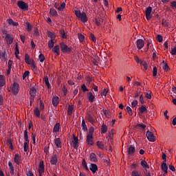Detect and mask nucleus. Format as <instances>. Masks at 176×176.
I'll list each match as a JSON object with an SVG mask.
<instances>
[{"label": "nucleus", "mask_w": 176, "mask_h": 176, "mask_svg": "<svg viewBox=\"0 0 176 176\" xmlns=\"http://www.w3.org/2000/svg\"><path fill=\"white\" fill-rule=\"evenodd\" d=\"M157 68L155 66L153 69V76L154 77L157 76Z\"/></svg>", "instance_id": "57"}, {"label": "nucleus", "mask_w": 176, "mask_h": 176, "mask_svg": "<svg viewBox=\"0 0 176 176\" xmlns=\"http://www.w3.org/2000/svg\"><path fill=\"white\" fill-rule=\"evenodd\" d=\"M102 111L107 118H109L111 117V112L109 111L102 110Z\"/></svg>", "instance_id": "41"}, {"label": "nucleus", "mask_w": 176, "mask_h": 176, "mask_svg": "<svg viewBox=\"0 0 176 176\" xmlns=\"http://www.w3.org/2000/svg\"><path fill=\"white\" fill-rule=\"evenodd\" d=\"M17 6L24 11L28 10L29 6L28 4L24 2L23 1H19L17 2Z\"/></svg>", "instance_id": "3"}, {"label": "nucleus", "mask_w": 176, "mask_h": 176, "mask_svg": "<svg viewBox=\"0 0 176 176\" xmlns=\"http://www.w3.org/2000/svg\"><path fill=\"white\" fill-rule=\"evenodd\" d=\"M21 160V155H19L18 153H16L14 157V162L17 165H19Z\"/></svg>", "instance_id": "20"}, {"label": "nucleus", "mask_w": 176, "mask_h": 176, "mask_svg": "<svg viewBox=\"0 0 176 176\" xmlns=\"http://www.w3.org/2000/svg\"><path fill=\"white\" fill-rule=\"evenodd\" d=\"M146 135L149 142H155V141L156 140V138L155 137L154 134L150 131H146Z\"/></svg>", "instance_id": "6"}, {"label": "nucleus", "mask_w": 176, "mask_h": 176, "mask_svg": "<svg viewBox=\"0 0 176 176\" xmlns=\"http://www.w3.org/2000/svg\"><path fill=\"white\" fill-rule=\"evenodd\" d=\"M54 143L57 148H61V139L58 138L54 140Z\"/></svg>", "instance_id": "26"}, {"label": "nucleus", "mask_w": 176, "mask_h": 176, "mask_svg": "<svg viewBox=\"0 0 176 176\" xmlns=\"http://www.w3.org/2000/svg\"><path fill=\"white\" fill-rule=\"evenodd\" d=\"M163 69L166 72H168L170 70V67H168V63H166L164 66H163Z\"/></svg>", "instance_id": "60"}, {"label": "nucleus", "mask_w": 176, "mask_h": 176, "mask_svg": "<svg viewBox=\"0 0 176 176\" xmlns=\"http://www.w3.org/2000/svg\"><path fill=\"white\" fill-rule=\"evenodd\" d=\"M141 65H143L144 69L146 71L148 69V64L146 63V61L145 60L142 61Z\"/></svg>", "instance_id": "47"}, {"label": "nucleus", "mask_w": 176, "mask_h": 176, "mask_svg": "<svg viewBox=\"0 0 176 176\" xmlns=\"http://www.w3.org/2000/svg\"><path fill=\"white\" fill-rule=\"evenodd\" d=\"M54 45V42L53 41V40H50L49 42H48V47L50 49H52L53 48Z\"/></svg>", "instance_id": "54"}, {"label": "nucleus", "mask_w": 176, "mask_h": 176, "mask_svg": "<svg viewBox=\"0 0 176 176\" xmlns=\"http://www.w3.org/2000/svg\"><path fill=\"white\" fill-rule=\"evenodd\" d=\"M138 109L141 113L148 112L146 107L144 105L141 106L140 107L138 108Z\"/></svg>", "instance_id": "36"}, {"label": "nucleus", "mask_w": 176, "mask_h": 176, "mask_svg": "<svg viewBox=\"0 0 176 176\" xmlns=\"http://www.w3.org/2000/svg\"><path fill=\"white\" fill-rule=\"evenodd\" d=\"M60 47L62 51V52L64 54H70L72 51V49L71 47H69L67 45H66L65 43L61 42L60 43Z\"/></svg>", "instance_id": "2"}, {"label": "nucleus", "mask_w": 176, "mask_h": 176, "mask_svg": "<svg viewBox=\"0 0 176 176\" xmlns=\"http://www.w3.org/2000/svg\"><path fill=\"white\" fill-rule=\"evenodd\" d=\"M75 14L78 17V20L82 23H86L88 21V17L85 12H81L80 11L76 10Z\"/></svg>", "instance_id": "1"}, {"label": "nucleus", "mask_w": 176, "mask_h": 176, "mask_svg": "<svg viewBox=\"0 0 176 176\" xmlns=\"http://www.w3.org/2000/svg\"><path fill=\"white\" fill-rule=\"evenodd\" d=\"M81 89H82V90L83 92L89 91V89H88L87 87H86L85 84L82 85Z\"/></svg>", "instance_id": "59"}, {"label": "nucleus", "mask_w": 176, "mask_h": 176, "mask_svg": "<svg viewBox=\"0 0 176 176\" xmlns=\"http://www.w3.org/2000/svg\"><path fill=\"white\" fill-rule=\"evenodd\" d=\"M25 61L28 65L32 64V60L30 58V56L27 53L25 55Z\"/></svg>", "instance_id": "25"}, {"label": "nucleus", "mask_w": 176, "mask_h": 176, "mask_svg": "<svg viewBox=\"0 0 176 176\" xmlns=\"http://www.w3.org/2000/svg\"><path fill=\"white\" fill-rule=\"evenodd\" d=\"M8 165L9 166L10 173L11 174V175H14L15 168L12 165V162H8Z\"/></svg>", "instance_id": "19"}, {"label": "nucleus", "mask_w": 176, "mask_h": 176, "mask_svg": "<svg viewBox=\"0 0 176 176\" xmlns=\"http://www.w3.org/2000/svg\"><path fill=\"white\" fill-rule=\"evenodd\" d=\"M60 123L57 122L53 129L54 133H58L60 131Z\"/></svg>", "instance_id": "24"}, {"label": "nucleus", "mask_w": 176, "mask_h": 176, "mask_svg": "<svg viewBox=\"0 0 176 176\" xmlns=\"http://www.w3.org/2000/svg\"><path fill=\"white\" fill-rule=\"evenodd\" d=\"M58 162L57 155L56 154H53L52 157L50 158V163L52 165H56Z\"/></svg>", "instance_id": "16"}, {"label": "nucleus", "mask_w": 176, "mask_h": 176, "mask_svg": "<svg viewBox=\"0 0 176 176\" xmlns=\"http://www.w3.org/2000/svg\"><path fill=\"white\" fill-rule=\"evenodd\" d=\"M50 14L51 16H54V17H56V16H58V13H57L56 10H54V8H51V9L50 10Z\"/></svg>", "instance_id": "32"}, {"label": "nucleus", "mask_w": 176, "mask_h": 176, "mask_svg": "<svg viewBox=\"0 0 176 176\" xmlns=\"http://www.w3.org/2000/svg\"><path fill=\"white\" fill-rule=\"evenodd\" d=\"M82 166L84 168H85V170L89 171V168L85 159L82 160Z\"/></svg>", "instance_id": "44"}, {"label": "nucleus", "mask_w": 176, "mask_h": 176, "mask_svg": "<svg viewBox=\"0 0 176 176\" xmlns=\"http://www.w3.org/2000/svg\"><path fill=\"white\" fill-rule=\"evenodd\" d=\"M23 139L25 140V142L30 143V140H29V136H28V131L27 130L24 131Z\"/></svg>", "instance_id": "29"}, {"label": "nucleus", "mask_w": 176, "mask_h": 176, "mask_svg": "<svg viewBox=\"0 0 176 176\" xmlns=\"http://www.w3.org/2000/svg\"><path fill=\"white\" fill-rule=\"evenodd\" d=\"M30 72L25 71L23 74V80H25V78L30 76Z\"/></svg>", "instance_id": "56"}, {"label": "nucleus", "mask_w": 176, "mask_h": 176, "mask_svg": "<svg viewBox=\"0 0 176 176\" xmlns=\"http://www.w3.org/2000/svg\"><path fill=\"white\" fill-rule=\"evenodd\" d=\"M60 34H61V37L63 39H67V35L65 30H60Z\"/></svg>", "instance_id": "37"}, {"label": "nucleus", "mask_w": 176, "mask_h": 176, "mask_svg": "<svg viewBox=\"0 0 176 176\" xmlns=\"http://www.w3.org/2000/svg\"><path fill=\"white\" fill-rule=\"evenodd\" d=\"M6 84V80L3 75H0V87H3Z\"/></svg>", "instance_id": "33"}, {"label": "nucleus", "mask_w": 176, "mask_h": 176, "mask_svg": "<svg viewBox=\"0 0 176 176\" xmlns=\"http://www.w3.org/2000/svg\"><path fill=\"white\" fill-rule=\"evenodd\" d=\"M152 13V7L148 6L145 10V15L147 21H150L151 19L153 17V14Z\"/></svg>", "instance_id": "5"}, {"label": "nucleus", "mask_w": 176, "mask_h": 176, "mask_svg": "<svg viewBox=\"0 0 176 176\" xmlns=\"http://www.w3.org/2000/svg\"><path fill=\"white\" fill-rule=\"evenodd\" d=\"M54 7L58 9L60 12H63L64 8L66 7V3L65 2H63L61 5L59 6V5L57 3H55Z\"/></svg>", "instance_id": "14"}, {"label": "nucleus", "mask_w": 176, "mask_h": 176, "mask_svg": "<svg viewBox=\"0 0 176 176\" xmlns=\"http://www.w3.org/2000/svg\"><path fill=\"white\" fill-rule=\"evenodd\" d=\"M108 131V127L107 126L103 123L101 127V133L103 134H105Z\"/></svg>", "instance_id": "28"}, {"label": "nucleus", "mask_w": 176, "mask_h": 176, "mask_svg": "<svg viewBox=\"0 0 176 176\" xmlns=\"http://www.w3.org/2000/svg\"><path fill=\"white\" fill-rule=\"evenodd\" d=\"M96 145H97V146H98L99 148L102 149V150H104V144L102 143V142H100V141L97 142H96Z\"/></svg>", "instance_id": "39"}, {"label": "nucleus", "mask_w": 176, "mask_h": 176, "mask_svg": "<svg viewBox=\"0 0 176 176\" xmlns=\"http://www.w3.org/2000/svg\"><path fill=\"white\" fill-rule=\"evenodd\" d=\"M43 83L47 86V87L49 89H50L52 88V85H50V83L49 82V78L47 76L43 78Z\"/></svg>", "instance_id": "21"}, {"label": "nucleus", "mask_w": 176, "mask_h": 176, "mask_svg": "<svg viewBox=\"0 0 176 176\" xmlns=\"http://www.w3.org/2000/svg\"><path fill=\"white\" fill-rule=\"evenodd\" d=\"M30 95L33 98H35V97L37 96V90L34 87H32L30 89Z\"/></svg>", "instance_id": "17"}, {"label": "nucleus", "mask_w": 176, "mask_h": 176, "mask_svg": "<svg viewBox=\"0 0 176 176\" xmlns=\"http://www.w3.org/2000/svg\"><path fill=\"white\" fill-rule=\"evenodd\" d=\"M161 169L164 173V175L168 174V166L167 165V164L166 162H162Z\"/></svg>", "instance_id": "8"}, {"label": "nucleus", "mask_w": 176, "mask_h": 176, "mask_svg": "<svg viewBox=\"0 0 176 176\" xmlns=\"http://www.w3.org/2000/svg\"><path fill=\"white\" fill-rule=\"evenodd\" d=\"M89 170L92 172V173H96L97 170H98V168L96 165V164L91 163Z\"/></svg>", "instance_id": "18"}, {"label": "nucleus", "mask_w": 176, "mask_h": 176, "mask_svg": "<svg viewBox=\"0 0 176 176\" xmlns=\"http://www.w3.org/2000/svg\"><path fill=\"white\" fill-rule=\"evenodd\" d=\"M90 159H91V161L92 162H94V163H97L98 162V159H97V155H96L95 153H91L90 154Z\"/></svg>", "instance_id": "22"}, {"label": "nucleus", "mask_w": 176, "mask_h": 176, "mask_svg": "<svg viewBox=\"0 0 176 176\" xmlns=\"http://www.w3.org/2000/svg\"><path fill=\"white\" fill-rule=\"evenodd\" d=\"M131 176H143L141 173V172H140L138 170H134L131 172Z\"/></svg>", "instance_id": "31"}, {"label": "nucleus", "mask_w": 176, "mask_h": 176, "mask_svg": "<svg viewBox=\"0 0 176 176\" xmlns=\"http://www.w3.org/2000/svg\"><path fill=\"white\" fill-rule=\"evenodd\" d=\"M60 102V98L58 96H54L52 100V103L53 104L54 107H57L58 104Z\"/></svg>", "instance_id": "11"}, {"label": "nucleus", "mask_w": 176, "mask_h": 176, "mask_svg": "<svg viewBox=\"0 0 176 176\" xmlns=\"http://www.w3.org/2000/svg\"><path fill=\"white\" fill-rule=\"evenodd\" d=\"M171 54L173 56L176 55V47H175L174 48H172Z\"/></svg>", "instance_id": "64"}, {"label": "nucleus", "mask_w": 176, "mask_h": 176, "mask_svg": "<svg viewBox=\"0 0 176 176\" xmlns=\"http://www.w3.org/2000/svg\"><path fill=\"white\" fill-rule=\"evenodd\" d=\"M140 165L144 168V170H146V168H149L150 166L148 165L146 160H142L140 162Z\"/></svg>", "instance_id": "23"}, {"label": "nucleus", "mask_w": 176, "mask_h": 176, "mask_svg": "<svg viewBox=\"0 0 176 176\" xmlns=\"http://www.w3.org/2000/svg\"><path fill=\"white\" fill-rule=\"evenodd\" d=\"M60 45H56L54 46V47L53 48V52H55L57 56H59L60 54Z\"/></svg>", "instance_id": "30"}, {"label": "nucleus", "mask_w": 176, "mask_h": 176, "mask_svg": "<svg viewBox=\"0 0 176 176\" xmlns=\"http://www.w3.org/2000/svg\"><path fill=\"white\" fill-rule=\"evenodd\" d=\"M170 7L173 10H176V1H172L170 2Z\"/></svg>", "instance_id": "50"}, {"label": "nucleus", "mask_w": 176, "mask_h": 176, "mask_svg": "<svg viewBox=\"0 0 176 176\" xmlns=\"http://www.w3.org/2000/svg\"><path fill=\"white\" fill-rule=\"evenodd\" d=\"M146 128V126L143 123L137 124L136 129H142V131H144Z\"/></svg>", "instance_id": "34"}, {"label": "nucleus", "mask_w": 176, "mask_h": 176, "mask_svg": "<svg viewBox=\"0 0 176 176\" xmlns=\"http://www.w3.org/2000/svg\"><path fill=\"white\" fill-rule=\"evenodd\" d=\"M25 29L28 30V32H30L32 30V25L29 23V22H27L25 23Z\"/></svg>", "instance_id": "40"}, {"label": "nucleus", "mask_w": 176, "mask_h": 176, "mask_svg": "<svg viewBox=\"0 0 176 176\" xmlns=\"http://www.w3.org/2000/svg\"><path fill=\"white\" fill-rule=\"evenodd\" d=\"M38 58H39V60L40 62L43 63L45 61V56L43 55V54H40L39 56H38Z\"/></svg>", "instance_id": "48"}, {"label": "nucleus", "mask_w": 176, "mask_h": 176, "mask_svg": "<svg viewBox=\"0 0 176 176\" xmlns=\"http://www.w3.org/2000/svg\"><path fill=\"white\" fill-rule=\"evenodd\" d=\"M11 89L12 91V94L15 96H16L19 93V85L14 82L12 85H11Z\"/></svg>", "instance_id": "4"}, {"label": "nucleus", "mask_w": 176, "mask_h": 176, "mask_svg": "<svg viewBox=\"0 0 176 176\" xmlns=\"http://www.w3.org/2000/svg\"><path fill=\"white\" fill-rule=\"evenodd\" d=\"M156 39L158 42L161 43L163 41V36L161 34H157Z\"/></svg>", "instance_id": "52"}, {"label": "nucleus", "mask_w": 176, "mask_h": 176, "mask_svg": "<svg viewBox=\"0 0 176 176\" xmlns=\"http://www.w3.org/2000/svg\"><path fill=\"white\" fill-rule=\"evenodd\" d=\"M94 133V128L91 127L89 130V133L87 134V135L93 136Z\"/></svg>", "instance_id": "55"}, {"label": "nucleus", "mask_w": 176, "mask_h": 176, "mask_svg": "<svg viewBox=\"0 0 176 176\" xmlns=\"http://www.w3.org/2000/svg\"><path fill=\"white\" fill-rule=\"evenodd\" d=\"M87 98L91 103H93L94 102V100L96 99V96L93 95V93L91 91L87 94Z\"/></svg>", "instance_id": "13"}, {"label": "nucleus", "mask_w": 176, "mask_h": 176, "mask_svg": "<svg viewBox=\"0 0 176 176\" xmlns=\"http://www.w3.org/2000/svg\"><path fill=\"white\" fill-rule=\"evenodd\" d=\"M89 37H90V39H91L93 42H94V43L96 42V37L95 36V35H94V34H90Z\"/></svg>", "instance_id": "58"}, {"label": "nucleus", "mask_w": 176, "mask_h": 176, "mask_svg": "<svg viewBox=\"0 0 176 176\" xmlns=\"http://www.w3.org/2000/svg\"><path fill=\"white\" fill-rule=\"evenodd\" d=\"M47 35H48V37L52 39H54L56 38V35L52 32H48Z\"/></svg>", "instance_id": "46"}, {"label": "nucleus", "mask_w": 176, "mask_h": 176, "mask_svg": "<svg viewBox=\"0 0 176 176\" xmlns=\"http://www.w3.org/2000/svg\"><path fill=\"white\" fill-rule=\"evenodd\" d=\"M108 94V90L106 89H104L103 91L100 93V96H107V94Z\"/></svg>", "instance_id": "61"}, {"label": "nucleus", "mask_w": 176, "mask_h": 176, "mask_svg": "<svg viewBox=\"0 0 176 176\" xmlns=\"http://www.w3.org/2000/svg\"><path fill=\"white\" fill-rule=\"evenodd\" d=\"M74 107L72 105H69L68 109H67V115L68 116H72L73 113Z\"/></svg>", "instance_id": "38"}, {"label": "nucleus", "mask_w": 176, "mask_h": 176, "mask_svg": "<svg viewBox=\"0 0 176 176\" xmlns=\"http://www.w3.org/2000/svg\"><path fill=\"white\" fill-rule=\"evenodd\" d=\"M23 149L24 151L27 152L30 151V146H29V143L25 142L23 144Z\"/></svg>", "instance_id": "42"}, {"label": "nucleus", "mask_w": 176, "mask_h": 176, "mask_svg": "<svg viewBox=\"0 0 176 176\" xmlns=\"http://www.w3.org/2000/svg\"><path fill=\"white\" fill-rule=\"evenodd\" d=\"M86 143L87 144V145L93 146L94 144V137L91 135H87Z\"/></svg>", "instance_id": "10"}, {"label": "nucleus", "mask_w": 176, "mask_h": 176, "mask_svg": "<svg viewBox=\"0 0 176 176\" xmlns=\"http://www.w3.org/2000/svg\"><path fill=\"white\" fill-rule=\"evenodd\" d=\"M138 102L137 100H133V102L131 103L132 107H135L136 105H138Z\"/></svg>", "instance_id": "63"}, {"label": "nucleus", "mask_w": 176, "mask_h": 176, "mask_svg": "<svg viewBox=\"0 0 176 176\" xmlns=\"http://www.w3.org/2000/svg\"><path fill=\"white\" fill-rule=\"evenodd\" d=\"M128 155L130 156H134L135 153V147L133 145L128 146L127 151Z\"/></svg>", "instance_id": "7"}, {"label": "nucleus", "mask_w": 176, "mask_h": 176, "mask_svg": "<svg viewBox=\"0 0 176 176\" xmlns=\"http://www.w3.org/2000/svg\"><path fill=\"white\" fill-rule=\"evenodd\" d=\"M146 98L148 99V100H151L152 99V96H151V91H148V92H146Z\"/></svg>", "instance_id": "53"}, {"label": "nucleus", "mask_w": 176, "mask_h": 176, "mask_svg": "<svg viewBox=\"0 0 176 176\" xmlns=\"http://www.w3.org/2000/svg\"><path fill=\"white\" fill-rule=\"evenodd\" d=\"M40 108H41V110H43L45 108V104L42 100H41L40 101Z\"/></svg>", "instance_id": "62"}, {"label": "nucleus", "mask_w": 176, "mask_h": 176, "mask_svg": "<svg viewBox=\"0 0 176 176\" xmlns=\"http://www.w3.org/2000/svg\"><path fill=\"white\" fill-rule=\"evenodd\" d=\"M103 162H104V164L107 166H110V159H106L105 157L103 158Z\"/></svg>", "instance_id": "43"}, {"label": "nucleus", "mask_w": 176, "mask_h": 176, "mask_svg": "<svg viewBox=\"0 0 176 176\" xmlns=\"http://www.w3.org/2000/svg\"><path fill=\"white\" fill-rule=\"evenodd\" d=\"M81 126L82 127V130L84 131H88V128L86 125V122L84 119L82 120Z\"/></svg>", "instance_id": "35"}, {"label": "nucleus", "mask_w": 176, "mask_h": 176, "mask_svg": "<svg viewBox=\"0 0 176 176\" xmlns=\"http://www.w3.org/2000/svg\"><path fill=\"white\" fill-rule=\"evenodd\" d=\"M126 111L128 112V115H129L130 116H133V111L130 107H129V106L126 107Z\"/></svg>", "instance_id": "49"}, {"label": "nucleus", "mask_w": 176, "mask_h": 176, "mask_svg": "<svg viewBox=\"0 0 176 176\" xmlns=\"http://www.w3.org/2000/svg\"><path fill=\"white\" fill-rule=\"evenodd\" d=\"M34 113L36 118H40L41 111H39V108L38 107H34Z\"/></svg>", "instance_id": "27"}, {"label": "nucleus", "mask_w": 176, "mask_h": 176, "mask_svg": "<svg viewBox=\"0 0 176 176\" xmlns=\"http://www.w3.org/2000/svg\"><path fill=\"white\" fill-rule=\"evenodd\" d=\"M72 144H73V148L74 149H77L79 147V140L78 138L74 136L73 140H72Z\"/></svg>", "instance_id": "12"}, {"label": "nucleus", "mask_w": 176, "mask_h": 176, "mask_svg": "<svg viewBox=\"0 0 176 176\" xmlns=\"http://www.w3.org/2000/svg\"><path fill=\"white\" fill-rule=\"evenodd\" d=\"M84 39H85V36L82 34L79 33L78 34V40H79V41L80 43H82V42L84 41Z\"/></svg>", "instance_id": "51"}, {"label": "nucleus", "mask_w": 176, "mask_h": 176, "mask_svg": "<svg viewBox=\"0 0 176 176\" xmlns=\"http://www.w3.org/2000/svg\"><path fill=\"white\" fill-rule=\"evenodd\" d=\"M13 37L10 34H6V41L8 45H12L13 43Z\"/></svg>", "instance_id": "15"}, {"label": "nucleus", "mask_w": 176, "mask_h": 176, "mask_svg": "<svg viewBox=\"0 0 176 176\" xmlns=\"http://www.w3.org/2000/svg\"><path fill=\"white\" fill-rule=\"evenodd\" d=\"M15 55H19V44L18 43H15V52H14Z\"/></svg>", "instance_id": "45"}, {"label": "nucleus", "mask_w": 176, "mask_h": 176, "mask_svg": "<svg viewBox=\"0 0 176 176\" xmlns=\"http://www.w3.org/2000/svg\"><path fill=\"white\" fill-rule=\"evenodd\" d=\"M145 45V42L142 39H138L136 41V46L138 50H141Z\"/></svg>", "instance_id": "9"}]
</instances>
